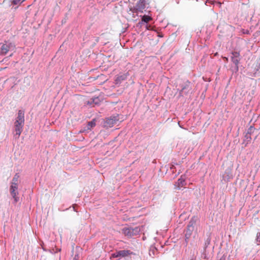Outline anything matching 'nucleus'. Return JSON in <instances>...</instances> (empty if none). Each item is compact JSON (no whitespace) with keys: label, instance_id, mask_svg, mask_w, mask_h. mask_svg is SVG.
<instances>
[{"label":"nucleus","instance_id":"f257e3e1","mask_svg":"<svg viewBox=\"0 0 260 260\" xmlns=\"http://www.w3.org/2000/svg\"><path fill=\"white\" fill-rule=\"evenodd\" d=\"M24 124V114L21 110H19L18 116L15 122V131L16 132L15 135L19 138L20 136Z\"/></svg>","mask_w":260,"mask_h":260},{"label":"nucleus","instance_id":"f03ea898","mask_svg":"<svg viewBox=\"0 0 260 260\" xmlns=\"http://www.w3.org/2000/svg\"><path fill=\"white\" fill-rule=\"evenodd\" d=\"M15 46L11 42L5 41L0 48V54L5 55L9 51H13L15 49Z\"/></svg>","mask_w":260,"mask_h":260},{"label":"nucleus","instance_id":"7ed1b4c3","mask_svg":"<svg viewBox=\"0 0 260 260\" xmlns=\"http://www.w3.org/2000/svg\"><path fill=\"white\" fill-rule=\"evenodd\" d=\"M145 8L146 1L139 0L135 6L130 8L129 10L133 13L138 12L142 13Z\"/></svg>","mask_w":260,"mask_h":260},{"label":"nucleus","instance_id":"20e7f679","mask_svg":"<svg viewBox=\"0 0 260 260\" xmlns=\"http://www.w3.org/2000/svg\"><path fill=\"white\" fill-rule=\"evenodd\" d=\"M140 230L139 228L136 227L135 228H124L122 230V233L128 237H132L134 235L138 234Z\"/></svg>","mask_w":260,"mask_h":260},{"label":"nucleus","instance_id":"39448f33","mask_svg":"<svg viewBox=\"0 0 260 260\" xmlns=\"http://www.w3.org/2000/svg\"><path fill=\"white\" fill-rule=\"evenodd\" d=\"M18 184H14L13 183L11 184L10 187V192L14 200V201L15 203H17L19 200V198L18 197Z\"/></svg>","mask_w":260,"mask_h":260},{"label":"nucleus","instance_id":"423d86ee","mask_svg":"<svg viewBox=\"0 0 260 260\" xmlns=\"http://www.w3.org/2000/svg\"><path fill=\"white\" fill-rule=\"evenodd\" d=\"M132 252L129 250H119L111 254L110 258L116 257H124L131 254Z\"/></svg>","mask_w":260,"mask_h":260},{"label":"nucleus","instance_id":"0eeeda50","mask_svg":"<svg viewBox=\"0 0 260 260\" xmlns=\"http://www.w3.org/2000/svg\"><path fill=\"white\" fill-rule=\"evenodd\" d=\"M117 121H118L117 116L111 117L106 120L104 122V126L106 127H111Z\"/></svg>","mask_w":260,"mask_h":260},{"label":"nucleus","instance_id":"6e6552de","mask_svg":"<svg viewBox=\"0 0 260 260\" xmlns=\"http://www.w3.org/2000/svg\"><path fill=\"white\" fill-rule=\"evenodd\" d=\"M186 185L185 177L184 176H181L180 178L178 179L177 182H175L174 186L175 188L177 189H180V188Z\"/></svg>","mask_w":260,"mask_h":260},{"label":"nucleus","instance_id":"1a4fd4ad","mask_svg":"<svg viewBox=\"0 0 260 260\" xmlns=\"http://www.w3.org/2000/svg\"><path fill=\"white\" fill-rule=\"evenodd\" d=\"M101 101V99L99 96H96L92 98L89 101L86 102L85 104L91 107H94L95 105H99Z\"/></svg>","mask_w":260,"mask_h":260},{"label":"nucleus","instance_id":"9d476101","mask_svg":"<svg viewBox=\"0 0 260 260\" xmlns=\"http://www.w3.org/2000/svg\"><path fill=\"white\" fill-rule=\"evenodd\" d=\"M128 76V73L117 75L115 79V83L116 84H120L123 81H124L127 79Z\"/></svg>","mask_w":260,"mask_h":260},{"label":"nucleus","instance_id":"9b49d317","mask_svg":"<svg viewBox=\"0 0 260 260\" xmlns=\"http://www.w3.org/2000/svg\"><path fill=\"white\" fill-rule=\"evenodd\" d=\"M194 222L192 221H190L187 225L186 234H185V237L186 239H189L190 236H191L192 231L194 229L193 226Z\"/></svg>","mask_w":260,"mask_h":260},{"label":"nucleus","instance_id":"f8f14e48","mask_svg":"<svg viewBox=\"0 0 260 260\" xmlns=\"http://www.w3.org/2000/svg\"><path fill=\"white\" fill-rule=\"evenodd\" d=\"M232 61L238 68V65L239 62V56L240 54L238 52H234L232 53Z\"/></svg>","mask_w":260,"mask_h":260},{"label":"nucleus","instance_id":"ddd939ff","mask_svg":"<svg viewBox=\"0 0 260 260\" xmlns=\"http://www.w3.org/2000/svg\"><path fill=\"white\" fill-rule=\"evenodd\" d=\"M142 22H144V23H147L150 21L152 20V18L151 16L148 15H143L142 17Z\"/></svg>","mask_w":260,"mask_h":260},{"label":"nucleus","instance_id":"4468645a","mask_svg":"<svg viewBox=\"0 0 260 260\" xmlns=\"http://www.w3.org/2000/svg\"><path fill=\"white\" fill-rule=\"evenodd\" d=\"M19 178V175L18 173H16L13 178L11 184H18V179Z\"/></svg>","mask_w":260,"mask_h":260},{"label":"nucleus","instance_id":"2eb2a0df","mask_svg":"<svg viewBox=\"0 0 260 260\" xmlns=\"http://www.w3.org/2000/svg\"><path fill=\"white\" fill-rule=\"evenodd\" d=\"M255 243L257 245H260V233H257L256 234V238L255 239Z\"/></svg>","mask_w":260,"mask_h":260},{"label":"nucleus","instance_id":"dca6fc26","mask_svg":"<svg viewBox=\"0 0 260 260\" xmlns=\"http://www.w3.org/2000/svg\"><path fill=\"white\" fill-rule=\"evenodd\" d=\"M25 1V0H13L12 2V3L14 5H18V4H21L22 3H23Z\"/></svg>","mask_w":260,"mask_h":260},{"label":"nucleus","instance_id":"f3484780","mask_svg":"<svg viewBox=\"0 0 260 260\" xmlns=\"http://www.w3.org/2000/svg\"><path fill=\"white\" fill-rule=\"evenodd\" d=\"M95 122L94 121H91L89 122L88 125L90 126L91 127L94 126L95 125Z\"/></svg>","mask_w":260,"mask_h":260},{"label":"nucleus","instance_id":"a211bd4d","mask_svg":"<svg viewBox=\"0 0 260 260\" xmlns=\"http://www.w3.org/2000/svg\"><path fill=\"white\" fill-rule=\"evenodd\" d=\"M139 24L142 25L144 23V22H142V19H141V21L139 22Z\"/></svg>","mask_w":260,"mask_h":260},{"label":"nucleus","instance_id":"6ab92c4d","mask_svg":"<svg viewBox=\"0 0 260 260\" xmlns=\"http://www.w3.org/2000/svg\"><path fill=\"white\" fill-rule=\"evenodd\" d=\"M146 29H149V28H148V25H147V24L146 25Z\"/></svg>","mask_w":260,"mask_h":260},{"label":"nucleus","instance_id":"aec40b11","mask_svg":"<svg viewBox=\"0 0 260 260\" xmlns=\"http://www.w3.org/2000/svg\"><path fill=\"white\" fill-rule=\"evenodd\" d=\"M220 260H224V259H222L221 258V259H220Z\"/></svg>","mask_w":260,"mask_h":260},{"label":"nucleus","instance_id":"412c9836","mask_svg":"<svg viewBox=\"0 0 260 260\" xmlns=\"http://www.w3.org/2000/svg\"><path fill=\"white\" fill-rule=\"evenodd\" d=\"M259 68H260V66H259Z\"/></svg>","mask_w":260,"mask_h":260}]
</instances>
